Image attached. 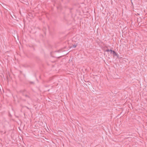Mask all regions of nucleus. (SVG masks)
Here are the masks:
<instances>
[{
    "instance_id": "1",
    "label": "nucleus",
    "mask_w": 147,
    "mask_h": 147,
    "mask_svg": "<svg viewBox=\"0 0 147 147\" xmlns=\"http://www.w3.org/2000/svg\"><path fill=\"white\" fill-rule=\"evenodd\" d=\"M112 53L113 56H117V57H118V55L114 51L112 50Z\"/></svg>"
},
{
    "instance_id": "2",
    "label": "nucleus",
    "mask_w": 147,
    "mask_h": 147,
    "mask_svg": "<svg viewBox=\"0 0 147 147\" xmlns=\"http://www.w3.org/2000/svg\"><path fill=\"white\" fill-rule=\"evenodd\" d=\"M106 51L108 52H110L111 53H112V50L108 49Z\"/></svg>"
},
{
    "instance_id": "3",
    "label": "nucleus",
    "mask_w": 147,
    "mask_h": 147,
    "mask_svg": "<svg viewBox=\"0 0 147 147\" xmlns=\"http://www.w3.org/2000/svg\"><path fill=\"white\" fill-rule=\"evenodd\" d=\"M77 46V45H72V47L73 48H75Z\"/></svg>"
}]
</instances>
